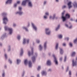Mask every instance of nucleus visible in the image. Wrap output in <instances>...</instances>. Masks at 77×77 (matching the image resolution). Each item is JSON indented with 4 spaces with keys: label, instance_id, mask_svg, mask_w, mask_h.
Returning a JSON list of instances; mask_svg holds the SVG:
<instances>
[{
    "label": "nucleus",
    "instance_id": "f8f14e48",
    "mask_svg": "<svg viewBox=\"0 0 77 77\" xmlns=\"http://www.w3.org/2000/svg\"><path fill=\"white\" fill-rule=\"evenodd\" d=\"M42 75L43 76H46L47 75V72L45 70L42 71L41 72Z\"/></svg>",
    "mask_w": 77,
    "mask_h": 77
},
{
    "label": "nucleus",
    "instance_id": "680f3d73",
    "mask_svg": "<svg viewBox=\"0 0 77 77\" xmlns=\"http://www.w3.org/2000/svg\"><path fill=\"white\" fill-rule=\"evenodd\" d=\"M63 59V58L61 57H60V61H62V59Z\"/></svg>",
    "mask_w": 77,
    "mask_h": 77
},
{
    "label": "nucleus",
    "instance_id": "f704fd0d",
    "mask_svg": "<svg viewBox=\"0 0 77 77\" xmlns=\"http://www.w3.org/2000/svg\"><path fill=\"white\" fill-rule=\"evenodd\" d=\"M63 53V51L62 49H60V53L61 54H62Z\"/></svg>",
    "mask_w": 77,
    "mask_h": 77
},
{
    "label": "nucleus",
    "instance_id": "603ef678",
    "mask_svg": "<svg viewBox=\"0 0 77 77\" xmlns=\"http://www.w3.org/2000/svg\"><path fill=\"white\" fill-rule=\"evenodd\" d=\"M66 8V5H64L63 6H62V9H65Z\"/></svg>",
    "mask_w": 77,
    "mask_h": 77
},
{
    "label": "nucleus",
    "instance_id": "a19ab883",
    "mask_svg": "<svg viewBox=\"0 0 77 77\" xmlns=\"http://www.w3.org/2000/svg\"><path fill=\"white\" fill-rule=\"evenodd\" d=\"M36 42L37 43V44H39L40 43V40L39 39H36Z\"/></svg>",
    "mask_w": 77,
    "mask_h": 77
},
{
    "label": "nucleus",
    "instance_id": "69168bd1",
    "mask_svg": "<svg viewBox=\"0 0 77 77\" xmlns=\"http://www.w3.org/2000/svg\"><path fill=\"white\" fill-rule=\"evenodd\" d=\"M29 26H30V23H28V25L27 26V27H29Z\"/></svg>",
    "mask_w": 77,
    "mask_h": 77
},
{
    "label": "nucleus",
    "instance_id": "4468645a",
    "mask_svg": "<svg viewBox=\"0 0 77 77\" xmlns=\"http://www.w3.org/2000/svg\"><path fill=\"white\" fill-rule=\"evenodd\" d=\"M72 2H69L68 3V6L69 9H70L71 8H72V6L71 4Z\"/></svg>",
    "mask_w": 77,
    "mask_h": 77
},
{
    "label": "nucleus",
    "instance_id": "20e7f679",
    "mask_svg": "<svg viewBox=\"0 0 77 77\" xmlns=\"http://www.w3.org/2000/svg\"><path fill=\"white\" fill-rule=\"evenodd\" d=\"M45 33L46 35H50V33H51V31L50 29L48 28H46L45 29Z\"/></svg>",
    "mask_w": 77,
    "mask_h": 77
},
{
    "label": "nucleus",
    "instance_id": "37998d69",
    "mask_svg": "<svg viewBox=\"0 0 77 77\" xmlns=\"http://www.w3.org/2000/svg\"><path fill=\"white\" fill-rule=\"evenodd\" d=\"M4 56L6 59H8V55L6 54H4Z\"/></svg>",
    "mask_w": 77,
    "mask_h": 77
},
{
    "label": "nucleus",
    "instance_id": "49530a36",
    "mask_svg": "<svg viewBox=\"0 0 77 77\" xmlns=\"http://www.w3.org/2000/svg\"><path fill=\"white\" fill-rule=\"evenodd\" d=\"M17 26V24L15 23H13V27H15Z\"/></svg>",
    "mask_w": 77,
    "mask_h": 77
},
{
    "label": "nucleus",
    "instance_id": "ddd939ff",
    "mask_svg": "<svg viewBox=\"0 0 77 77\" xmlns=\"http://www.w3.org/2000/svg\"><path fill=\"white\" fill-rule=\"evenodd\" d=\"M8 31H9V35H11L12 34V33H13V28H10Z\"/></svg>",
    "mask_w": 77,
    "mask_h": 77
},
{
    "label": "nucleus",
    "instance_id": "c03bdc74",
    "mask_svg": "<svg viewBox=\"0 0 77 77\" xmlns=\"http://www.w3.org/2000/svg\"><path fill=\"white\" fill-rule=\"evenodd\" d=\"M69 45L70 47H72V43L71 42H70L69 43Z\"/></svg>",
    "mask_w": 77,
    "mask_h": 77
},
{
    "label": "nucleus",
    "instance_id": "2eb2a0df",
    "mask_svg": "<svg viewBox=\"0 0 77 77\" xmlns=\"http://www.w3.org/2000/svg\"><path fill=\"white\" fill-rule=\"evenodd\" d=\"M46 64L48 66H51V60H48L46 63Z\"/></svg>",
    "mask_w": 77,
    "mask_h": 77
},
{
    "label": "nucleus",
    "instance_id": "0e129e2a",
    "mask_svg": "<svg viewBox=\"0 0 77 77\" xmlns=\"http://www.w3.org/2000/svg\"><path fill=\"white\" fill-rule=\"evenodd\" d=\"M69 74L70 75H71V72L70 71L69 72Z\"/></svg>",
    "mask_w": 77,
    "mask_h": 77
},
{
    "label": "nucleus",
    "instance_id": "09e8293b",
    "mask_svg": "<svg viewBox=\"0 0 77 77\" xmlns=\"http://www.w3.org/2000/svg\"><path fill=\"white\" fill-rule=\"evenodd\" d=\"M41 66H39L38 67V68H37V69L38 70V71H39V70H40L41 69Z\"/></svg>",
    "mask_w": 77,
    "mask_h": 77
},
{
    "label": "nucleus",
    "instance_id": "a18cd8bd",
    "mask_svg": "<svg viewBox=\"0 0 77 77\" xmlns=\"http://www.w3.org/2000/svg\"><path fill=\"white\" fill-rule=\"evenodd\" d=\"M66 60H67V57H66V56L64 57V62H65L66 61Z\"/></svg>",
    "mask_w": 77,
    "mask_h": 77
},
{
    "label": "nucleus",
    "instance_id": "6e6d98bb",
    "mask_svg": "<svg viewBox=\"0 0 77 77\" xmlns=\"http://www.w3.org/2000/svg\"><path fill=\"white\" fill-rule=\"evenodd\" d=\"M77 42V38L74 40V42L75 44L76 43V42Z\"/></svg>",
    "mask_w": 77,
    "mask_h": 77
},
{
    "label": "nucleus",
    "instance_id": "9d476101",
    "mask_svg": "<svg viewBox=\"0 0 77 77\" xmlns=\"http://www.w3.org/2000/svg\"><path fill=\"white\" fill-rule=\"evenodd\" d=\"M31 24L32 25V27L33 29L35 31H37V29H38V28L35 25V24H34L33 23H31Z\"/></svg>",
    "mask_w": 77,
    "mask_h": 77
},
{
    "label": "nucleus",
    "instance_id": "79ce46f5",
    "mask_svg": "<svg viewBox=\"0 0 77 77\" xmlns=\"http://www.w3.org/2000/svg\"><path fill=\"white\" fill-rule=\"evenodd\" d=\"M8 62L10 64H12V60H11V59H9Z\"/></svg>",
    "mask_w": 77,
    "mask_h": 77
},
{
    "label": "nucleus",
    "instance_id": "bb28decb",
    "mask_svg": "<svg viewBox=\"0 0 77 77\" xmlns=\"http://www.w3.org/2000/svg\"><path fill=\"white\" fill-rule=\"evenodd\" d=\"M10 28H9L8 26H5L4 27L5 30L6 31H8H8Z\"/></svg>",
    "mask_w": 77,
    "mask_h": 77
},
{
    "label": "nucleus",
    "instance_id": "72a5a7b5",
    "mask_svg": "<svg viewBox=\"0 0 77 77\" xmlns=\"http://www.w3.org/2000/svg\"><path fill=\"white\" fill-rule=\"evenodd\" d=\"M21 36L20 35H17V38L18 40L20 41V39H21Z\"/></svg>",
    "mask_w": 77,
    "mask_h": 77
},
{
    "label": "nucleus",
    "instance_id": "774afa93",
    "mask_svg": "<svg viewBox=\"0 0 77 77\" xmlns=\"http://www.w3.org/2000/svg\"><path fill=\"white\" fill-rule=\"evenodd\" d=\"M37 77H40V76L39 75V74H38L37 75Z\"/></svg>",
    "mask_w": 77,
    "mask_h": 77
},
{
    "label": "nucleus",
    "instance_id": "13d9d810",
    "mask_svg": "<svg viewBox=\"0 0 77 77\" xmlns=\"http://www.w3.org/2000/svg\"><path fill=\"white\" fill-rule=\"evenodd\" d=\"M68 28L69 29H72V25H70V26H69Z\"/></svg>",
    "mask_w": 77,
    "mask_h": 77
},
{
    "label": "nucleus",
    "instance_id": "7ed1b4c3",
    "mask_svg": "<svg viewBox=\"0 0 77 77\" xmlns=\"http://www.w3.org/2000/svg\"><path fill=\"white\" fill-rule=\"evenodd\" d=\"M31 51H29L28 52V54L29 56H30L32 55L33 53V48L31 47Z\"/></svg>",
    "mask_w": 77,
    "mask_h": 77
},
{
    "label": "nucleus",
    "instance_id": "864d4df0",
    "mask_svg": "<svg viewBox=\"0 0 77 77\" xmlns=\"http://www.w3.org/2000/svg\"><path fill=\"white\" fill-rule=\"evenodd\" d=\"M65 26H66V27H67V28H68V27H69V25H68V24L66 23L65 24Z\"/></svg>",
    "mask_w": 77,
    "mask_h": 77
},
{
    "label": "nucleus",
    "instance_id": "8fccbe9b",
    "mask_svg": "<svg viewBox=\"0 0 77 77\" xmlns=\"http://www.w3.org/2000/svg\"><path fill=\"white\" fill-rule=\"evenodd\" d=\"M69 71V66H67V68L66 70V72H68Z\"/></svg>",
    "mask_w": 77,
    "mask_h": 77
},
{
    "label": "nucleus",
    "instance_id": "c85d7f7f",
    "mask_svg": "<svg viewBox=\"0 0 77 77\" xmlns=\"http://www.w3.org/2000/svg\"><path fill=\"white\" fill-rule=\"evenodd\" d=\"M58 46H59V43H57L55 45V50H57V49H58Z\"/></svg>",
    "mask_w": 77,
    "mask_h": 77
},
{
    "label": "nucleus",
    "instance_id": "473e14b6",
    "mask_svg": "<svg viewBox=\"0 0 77 77\" xmlns=\"http://www.w3.org/2000/svg\"><path fill=\"white\" fill-rule=\"evenodd\" d=\"M2 77H5V72L3 71L2 74Z\"/></svg>",
    "mask_w": 77,
    "mask_h": 77
},
{
    "label": "nucleus",
    "instance_id": "423d86ee",
    "mask_svg": "<svg viewBox=\"0 0 77 77\" xmlns=\"http://www.w3.org/2000/svg\"><path fill=\"white\" fill-rule=\"evenodd\" d=\"M65 11H64L62 12V15H61V18L63 19V22H64L66 21V17H64V14H65Z\"/></svg>",
    "mask_w": 77,
    "mask_h": 77
},
{
    "label": "nucleus",
    "instance_id": "f03ea898",
    "mask_svg": "<svg viewBox=\"0 0 77 77\" xmlns=\"http://www.w3.org/2000/svg\"><path fill=\"white\" fill-rule=\"evenodd\" d=\"M48 16H49V12H46L45 13V14H44L43 17V18L44 20H46L48 19Z\"/></svg>",
    "mask_w": 77,
    "mask_h": 77
},
{
    "label": "nucleus",
    "instance_id": "bf43d9fd",
    "mask_svg": "<svg viewBox=\"0 0 77 77\" xmlns=\"http://www.w3.org/2000/svg\"><path fill=\"white\" fill-rule=\"evenodd\" d=\"M47 2L46 1H45L44 2L43 4L44 5H46L47 4Z\"/></svg>",
    "mask_w": 77,
    "mask_h": 77
},
{
    "label": "nucleus",
    "instance_id": "58836bf2",
    "mask_svg": "<svg viewBox=\"0 0 77 77\" xmlns=\"http://www.w3.org/2000/svg\"><path fill=\"white\" fill-rule=\"evenodd\" d=\"M66 18H69V17H70V15H69V14H66Z\"/></svg>",
    "mask_w": 77,
    "mask_h": 77
},
{
    "label": "nucleus",
    "instance_id": "7c9ffc66",
    "mask_svg": "<svg viewBox=\"0 0 77 77\" xmlns=\"http://www.w3.org/2000/svg\"><path fill=\"white\" fill-rule=\"evenodd\" d=\"M60 25H58L57 26V27L56 28V29H55V30L56 31H57L60 28Z\"/></svg>",
    "mask_w": 77,
    "mask_h": 77
},
{
    "label": "nucleus",
    "instance_id": "dca6fc26",
    "mask_svg": "<svg viewBox=\"0 0 77 77\" xmlns=\"http://www.w3.org/2000/svg\"><path fill=\"white\" fill-rule=\"evenodd\" d=\"M28 0H24L22 2V6H25L26 5V4L27 3Z\"/></svg>",
    "mask_w": 77,
    "mask_h": 77
},
{
    "label": "nucleus",
    "instance_id": "1a4fd4ad",
    "mask_svg": "<svg viewBox=\"0 0 77 77\" xmlns=\"http://www.w3.org/2000/svg\"><path fill=\"white\" fill-rule=\"evenodd\" d=\"M27 3H28V6L30 8H32V7H33V4H32V2L31 1L28 0Z\"/></svg>",
    "mask_w": 77,
    "mask_h": 77
},
{
    "label": "nucleus",
    "instance_id": "c756f323",
    "mask_svg": "<svg viewBox=\"0 0 77 77\" xmlns=\"http://www.w3.org/2000/svg\"><path fill=\"white\" fill-rule=\"evenodd\" d=\"M11 50V46L10 45H9L8 48V51H10Z\"/></svg>",
    "mask_w": 77,
    "mask_h": 77
},
{
    "label": "nucleus",
    "instance_id": "cd10ccee",
    "mask_svg": "<svg viewBox=\"0 0 77 77\" xmlns=\"http://www.w3.org/2000/svg\"><path fill=\"white\" fill-rule=\"evenodd\" d=\"M58 38H59V39H62L63 38V35L62 34H59L58 35Z\"/></svg>",
    "mask_w": 77,
    "mask_h": 77
},
{
    "label": "nucleus",
    "instance_id": "338daca9",
    "mask_svg": "<svg viewBox=\"0 0 77 77\" xmlns=\"http://www.w3.org/2000/svg\"><path fill=\"white\" fill-rule=\"evenodd\" d=\"M25 73H26V72L25 71H23V72H22V74H25Z\"/></svg>",
    "mask_w": 77,
    "mask_h": 77
},
{
    "label": "nucleus",
    "instance_id": "ea45409f",
    "mask_svg": "<svg viewBox=\"0 0 77 77\" xmlns=\"http://www.w3.org/2000/svg\"><path fill=\"white\" fill-rule=\"evenodd\" d=\"M62 45L63 47H66V43L64 42L62 44Z\"/></svg>",
    "mask_w": 77,
    "mask_h": 77
},
{
    "label": "nucleus",
    "instance_id": "c9c22d12",
    "mask_svg": "<svg viewBox=\"0 0 77 77\" xmlns=\"http://www.w3.org/2000/svg\"><path fill=\"white\" fill-rule=\"evenodd\" d=\"M75 52H73L72 53L71 56L72 57H74V56H75Z\"/></svg>",
    "mask_w": 77,
    "mask_h": 77
},
{
    "label": "nucleus",
    "instance_id": "5701e85b",
    "mask_svg": "<svg viewBox=\"0 0 77 77\" xmlns=\"http://www.w3.org/2000/svg\"><path fill=\"white\" fill-rule=\"evenodd\" d=\"M12 2V0H8L6 2V4L7 5L8 4H11Z\"/></svg>",
    "mask_w": 77,
    "mask_h": 77
},
{
    "label": "nucleus",
    "instance_id": "2f4dec72",
    "mask_svg": "<svg viewBox=\"0 0 77 77\" xmlns=\"http://www.w3.org/2000/svg\"><path fill=\"white\" fill-rule=\"evenodd\" d=\"M24 63L26 65H27V64H28V61H27V60H25L24 61Z\"/></svg>",
    "mask_w": 77,
    "mask_h": 77
},
{
    "label": "nucleus",
    "instance_id": "0eeeda50",
    "mask_svg": "<svg viewBox=\"0 0 77 77\" xmlns=\"http://www.w3.org/2000/svg\"><path fill=\"white\" fill-rule=\"evenodd\" d=\"M30 40L29 39H27L26 38H24L23 41V44H28L29 43V41Z\"/></svg>",
    "mask_w": 77,
    "mask_h": 77
},
{
    "label": "nucleus",
    "instance_id": "b1692460",
    "mask_svg": "<svg viewBox=\"0 0 77 77\" xmlns=\"http://www.w3.org/2000/svg\"><path fill=\"white\" fill-rule=\"evenodd\" d=\"M22 28L24 30H25L26 31V32H29V30L28 29V28H27V27L26 26H23Z\"/></svg>",
    "mask_w": 77,
    "mask_h": 77
},
{
    "label": "nucleus",
    "instance_id": "5fc2aeb1",
    "mask_svg": "<svg viewBox=\"0 0 77 77\" xmlns=\"http://www.w3.org/2000/svg\"><path fill=\"white\" fill-rule=\"evenodd\" d=\"M7 67H8L7 65H4V68L5 69H6L7 68Z\"/></svg>",
    "mask_w": 77,
    "mask_h": 77
},
{
    "label": "nucleus",
    "instance_id": "f3484780",
    "mask_svg": "<svg viewBox=\"0 0 77 77\" xmlns=\"http://www.w3.org/2000/svg\"><path fill=\"white\" fill-rule=\"evenodd\" d=\"M16 14H18L19 15H20L23 14V12L22 11H19L16 13Z\"/></svg>",
    "mask_w": 77,
    "mask_h": 77
},
{
    "label": "nucleus",
    "instance_id": "3c124183",
    "mask_svg": "<svg viewBox=\"0 0 77 77\" xmlns=\"http://www.w3.org/2000/svg\"><path fill=\"white\" fill-rule=\"evenodd\" d=\"M21 3V1H19L17 2V5H20V3Z\"/></svg>",
    "mask_w": 77,
    "mask_h": 77
},
{
    "label": "nucleus",
    "instance_id": "6ab92c4d",
    "mask_svg": "<svg viewBox=\"0 0 77 77\" xmlns=\"http://www.w3.org/2000/svg\"><path fill=\"white\" fill-rule=\"evenodd\" d=\"M38 48L39 51H42V50L43 49V48L42 47V45H40L39 46Z\"/></svg>",
    "mask_w": 77,
    "mask_h": 77
},
{
    "label": "nucleus",
    "instance_id": "e2e57ef3",
    "mask_svg": "<svg viewBox=\"0 0 77 77\" xmlns=\"http://www.w3.org/2000/svg\"><path fill=\"white\" fill-rule=\"evenodd\" d=\"M3 46V44L2 43L0 42V47H2Z\"/></svg>",
    "mask_w": 77,
    "mask_h": 77
},
{
    "label": "nucleus",
    "instance_id": "39448f33",
    "mask_svg": "<svg viewBox=\"0 0 77 77\" xmlns=\"http://www.w3.org/2000/svg\"><path fill=\"white\" fill-rule=\"evenodd\" d=\"M53 57L54 59V62L55 65H58V64H59V63H58V61L57 60V58H56V57L55 56V55L53 54Z\"/></svg>",
    "mask_w": 77,
    "mask_h": 77
},
{
    "label": "nucleus",
    "instance_id": "4be33fe9",
    "mask_svg": "<svg viewBox=\"0 0 77 77\" xmlns=\"http://www.w3.org/2000/svg\"><path fill=\"white\" fill-rule=\"evenodd\" d=\"M29 66V68H31L32 67V63L30 61L28 62Z\"/></svg>",
    "mask_w": 77,
    "mask_h": 77
},
{
    "label": "nucleus",
    "instance_id": "a211bd4d",
    "mask_svg": "<svg viewBox=\"0 0 77 77\" xmlns=\"http://www.w3.org/2000/svg\"><path fill=\"white\" fill-rule=\"evenodd\" d=\"M6 34L5 33L2 36L1 38V40H3L4 39H5V38H6Z\"/></svg>",
    "mask_w": 77,
    "mask_h": 77
},
{
    "label": "nucleus",
    "instance_id": "e433bc0d",
    "mask_svg": "<svg viewBox=\"0 0 77 77\" xmlns=\"http://www.w3.org/2000/svg\"><path fill=\"white\" fill-rule=\"evenodd\" d=\"M17 6H18L17 3H15L14 4L13 7L14 8H16L17 7Z\"/></svg>",
    "mask_w": 77,
    "mask_h": 77
},
{
    "label": "nucleus",
    "instance_id": "aec40b11",
    "mask_svg": "<svg viewBox=\"0 0 77 77\" xmlns=\"http://www.w3.org/2000/svg\"><path fill=\"white\" fill-rule=\"evenodd\" d=\"M23 53H24V52L23 51V48H21L20 49V56H23Z\"/></svg>",
    "mask_w": 77,
    "mask_h": 77
},
{
    "label": "nucleus",
    "instance_id": "4c0bfd02",
    "mask_svg": "<svg viewBox=\"0 0 77 77\" xmlns=\"http://www.w3.org/2000/svg\"><path fill=\"white\" fill-rule=\"evenodd\" d=\"M49 19L51 20H54V19L53 18V16L51 15L50 16Z\"/></svg>",
    "mask_w": 77,
    "mask_h": 77
},
{
    "label": "nucleus",
    "instance_id": "f257e3e1",
    "mask_svg": "<svg viewBox=\"0 0 77 77\" xmlns=\"http://www.w3.org/2000/svg\"><path fill=\"white\" fill-rule=\"evenodd\" d=\"M2 16H4V18H3V23L5 24H6L8 21V19L7 17L5 16H7L8 15V13L6 12H3L2 13Z\"/></svg>",
    "mask_w": 77,
    "mask_h": 77
},
{
    "label": "nucleus",
    "instance_id": "a878e982",
    "mask_svg": "<svg viewBox=\"0 0 77 77\" xmlns=\"http://www.w3.org/2000/svg\"><path fill=\"white\" fill-rule=\"evenodd\" d=\"M73 5L74 7V8H77V2H74L73 3Z\"/></svg>",
    "mask_w": 77,
    "mask_h": 77
},
{
    "label": "nucleus",
    "instance_id": "9b49d317",
    "mask_svg": "<svg viewBox=\"0 0 77 77\" xmlns=\"http://www.w3.org/2000/svg\"><path fill=\"white\" fill-rule=\"evenodd\" d=\"M43 47L45 50H47V42H44L43 44Z\"/></svg>",
    "mask_w": 77,
    "mask_h": 77
},
{
    "label": "nucleus",
    "instance_id": "393cba45",
    "mask_svg": "<svg viewBox=\"0 0 77 77\" xmlns=\"http://www.w3.org/2000/svg\"><path fill=\"white\" fill-rule=\"evenodd\" d=\"M53 18H54V19H57L58 17H56V14H53Z\"/></svg>",
    "mask_w": 77,
    "mask_h": 77
},
{
    "label": "nucleus",
    "instance_id": "052dcab7",
    "mask_svg": "<svg viewBox=\"0 0 77 77\" xmlns=\"http://www.w3.org/2000/svg\"><path fill=\"white\" fill-rule=\"evenodd\" d=\"M19 11H21V9H22V8H21V7H20L19 8Z\"/></svg>",
    "mask_w": 77,
    "mask_h": 77
},
{
    "label": "nucleus",
    "instance_id": "6e6552de",
    "mask_svg": "<svg viewBox=\"0 0 77 77\" xmlns=\"http://www.w3.org/2000/svg\"><path fill=\"white\" fill-rule=\"evenodd\" d=\"M37 56H38V54L37 53H35V56L32 57V60L33 63H34V62H36V57H37Z\"/></svg>",
    "mask_w": 77,
    "mask_h": 77
},
{
    "label": "nucleus",
    "instance_id": "412c9836",
    "mask_svg": "<svg viewBox=\"0 0 77 77\" xmlns=\"http://www.w3.org/2000/svg\"><path fill=\"white\" fill-rule=\"evenodd\" d=\"M21 62V60L20 59H17L16 60V64L17 65H19Z\"/></svg>",
    "mask_w": 77,
    "mask_h": 77
},
{
    "label": "nucleus",
    "instance_id": "4d7b16f0",
    "mask_svg": "<svg viewBox=\"0 0 77 77\" xmlns=\"http://www.w3.org/2000/svg\"><path fill=\"white\" fill-rule=\"evenodd\" d=\"M52 71V69H49L48 70V72H51Z\"/></svg>",
    "mask_w": 77,
    "mask_h": 77
},
{
    "label": "nucleus",
    "instance_id": "de8ad7c7",
    "mask_svg": "<svg viewBox=\"0 0 77 77\" xmlns=\"http://www.w3.org/2000/svg\"><path fill=\"white\" fill-rule=\"evenodd\" d=\"M69 39V37H65L64 38V40H67V41H68Z\"/></svg>",
    "mask_w": 77,
    "mask_h": 77
}]
</instances>
